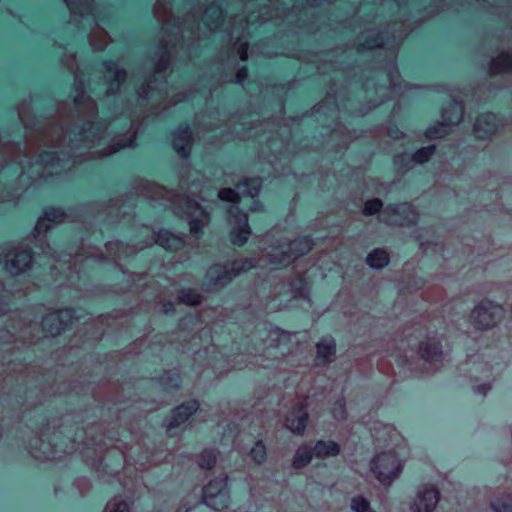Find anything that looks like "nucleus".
Masks as SVG:
<instances>
[{"instance_id": "26", "label": "nucleus", "mask_w": 512, "mask_h": 512, "mask_svg": "<svg viewBox=\"0 0 512 512\" xmlns=\"http://www.w3.org/2000/svg\"><path fill=\"white\" fill-rule=\"evenodd\" d=\"M134 142H135V134L131 135L129 138L119 140L116 143V145L108 146V147L102 149L101 151H99V150L90 151L89 154H91V155L98 154L99 156H108V155H111V154L117 152L121 148L133 146Z\"/></svg>"}, {"instance_id": "49", "label": "nucleus", "mask_w": 512, "mask_h": 512, "mask_svg": "<svg viewBox=\"0 0 512 512\" xmlns=\"http://www.w3.org/2000/svg\"><path fill=\"white\" fill-rule=\"evenodd\" d=\"M255 359V361H249V363L247 365H245V367H247L248 365H256L259 363V358H262V356H254L253 357Z\"/></svg>"}, {"instance_id": "42", "label": "nucleus", "mask_w": 512, "mask_h": 512, "mask_svg": "<svg viewBox=\"0 0 512 512\" xmlns=\"http://www.w3.org/2000/svg\"><path fill=\"white\" fill-rule=\"evenodd\" d=\"M333 416L335 419H344L345 418V407L344 402L342 400H339L335 403V406L333 408Z\"/></svg>"}, {"instance_id": "9", "label": "nucleus", "mask_w": 512, "mask_h": 512, "mask_svg": "<svg viewBox=\"0 0 512 512\" xmlns=\"http://www.w3.org/2000/svg\"><path fill=\"white\" fill-rule=\"evenodd\" d=\"M226 477L215 479L203 488V502L214 510L226 508L229 496L226 490Z\"/></svg>"}, {"instance_id": "47", "label": "nucleus", "mask_w": 512, "mask_h": 512, "mask_svg": "<svg viewBox=\"0 0 512 512\" xmlns=\"http://www.w3.org/2000/svg\"><path fill=\"white\" fill-rule=\"evenodd\" d=\"M490 389V386L489 385H486V384H483V385H479L475 388V391L477 393H480V394H483L485 395L486 392Z\"/></svg>"}, {"instance_id": "28", "label": "nucleus", "mask_w": 512, "mask_h": 512, "mask_svg": "<svg viewBox=\"0 0 512 512\" xmlns=\"http://www.w3.org/2000/svg\"><path fill=\"white\" fill-rule=\"evenodd\" d=\"M388 261V254L383 249H375L367 256V264L373 268H382L388 264Z\"/></svg>"}, {"instance_id": "27", "label": "nucleus", "mask_w": 512, "mask_h": 512, "mask_svg": "<svg viewBox=\"0 0 512 512\" xmlns=\"http://www.w3.org/2000/svg\"><path fill=\"white\" fill-rule=\"evenodd\" d=\"M313 455L312 447L309 445H302L295 453L293 466L295 468H302L306 466Z\"/></svg>"}, {"instance_id": "6", "label": "nucleus", "mask_w": 512, "mask_h": 512, "mask_svg": "<svg viewBox=\"0 0 512 512\" xmlns=\"http://www.w3.org/2000/svg\"><path fill=\"white\" fill-rule=\"evenodd\" d=\"M43 256L38 255L33 256L31 251L27 248H19L15 251H10L5 256V267L11 274H19L25 271L26 268L30 266L31 263H36L42 258L47 259V264L55 270L64 269V266L67 265L69 270H76V265L78 262L82 261L85 257L86 260L89 258L101 259V256L96 252H89L84 255V253H79L75 256L71 254L64 255H56L55 251H52V248L47 245L45 248L41 247Z\"/></svg>"}, {"instance_id": "35", "label": "nucleus", "mask_w": 512, "mask_h": 512, "mask_svg": "<svg viewBox=\"0 0 512 512\" xmlns=\"http://www.w3.org/2000/svg\"><path fill=\"white\" fill-rule=\"evenodd\" d=\"M434 153V146L423 147L413 154V161L424 163L428 161Z\"/></svg>"}, {"instance_id": "18", "label": "nucleus", "mask_w": 512, "mask_h": 512, "mask_svg": "<svg viewBox=\"0 0 512 512\" xmlns=\"http://www.w3.org/2000/svg\"><path fill=\"white\" fill-rule=\"evenodd\" d=\"M67 215L58 208H50L40 217L35 226L36 237L47 232L54 224L62 223Z\"/></svg>"}, {"instance_id": "20", "label": "nucleus", "mask_w": 512, "mask_h": 512, "mask_svg": "<svg viewBox=\"0 0 512 512\" xmlns=\"http://www.w3.org/2000/svg\"><path fill=\"white\" fill-rule=\"evenodd\" d=\"M197 409L198 403L195 400L177 407L173 411L171 419L167 424V431L171 433L174 428H177L181 424L185 423Z\"/></svg>"}, {"instance_id": "13", "label": "nucleus", "mask_w": 512, "mask_h": 512, "mask_svg": "<svg viewBox=\"0 0 512 512\" xmlns=\"http://www.w3.org/2000/svg\"><path fill=\"white\" fill-rule=\"evenodd\" d=\"M439 500V492L433 486H424L418 491L412 509L415 512H431Z\"/></svg>"}, {"instance_id": "14", "label": "nucleus", "mask_w": 512, "mask_h": 512, "mask_svg": "<svg viewBox=\"0 0 512 512\" xmlns=\"http://www.w3.org/2000/svg\"><path fill=\"white\" fill-rule=\"evenodd\" d=\"M104 67L106 70L105 79L108 81L106 93L108 96L114 95L125 84L127 74L125 70L119 68L116 62H107Z\"/></svg>"}, {"instance_id": "22", "label": "nucleus", "mask_w": 512, "mask_h": 512, "mask_svg": "<svg viewBox=\"0 0 512 512\" xmlns=\"http://www.w3.org/2000/svg\"><path fill=\"white\" fill-rule=\"evenodd\" d=\"M155 242L167 250H178L185 245V241L182 237L174 235L167 230L159 231Z\"/></svg>"}, {"instance_id": "46", "label": "nucleus", "mask_w": 512, "mask_h": 512, "mask_svg": "<svg viewBox=\"0 0 512 512\" xmlns=\"http://www.w3.org/2000/svg\"><path fill=\"white\" fill-rule=\"evenodd\" d=\"M247 76V68L246 67H242L238 70L237 74H236V81L238 83H243V81L245 80Z\"/></svg>"}, {"instance_id": "16", "label": "nucleus", "mask_w": 512, "mask_h": 512, "mask_svg": "<svg viewBox=\"0 0 512 512\" xmlns=\"http://www.w3.org/2000/svg\"><path fill=\"white\" fill-rule=\"evenodd\" d=\"M499 123L500 121L495 114H482L476 120L474 133L477 138H487L497 131Z\"/></svg>"}, {"instance_id": "23", "label": "nucleus", "mask_w": 512, "mask_h": 512, "mask_svg": "<svg viewBox=\"0 0 512 512\" xmlns=\"http://www.w3.org/2000/svg\"><path fill=\"white\" fill-rule=\"evenodd\" d=\"M335 353V341L332 337H324L317 344V362L326 364L332 360Z\"/></svg>"}, {"instance_id": "2", "label": "nucleus", "mask_w": 512, "mask_h": 512, "mask_svg": "<svg viewBox=\"0 0 512 512\" xmlns=\"http://www.w3.org/2000/svg\"><path fill=\"white\" fill-rule=\"evenodd\" d=\"M311 248L312 240L309 237H300L290 242L286 240L280 242L277 240V245L271 246L270 250H265L257 263H254L252 259H246L233 262L231 267L214 265L207 272V277L213 288L223 287L242 271L249 270L256 265L264 266L266 262L285 266L299 256L309 252Z\"/></svg>"}, {"instance_id": "40", "label": "nucleus", "mask_w": 512, "mask_h": 512, "mask_svg": "<svg viewBox=\"0 0 512 512\" xmlns=\"http://www.w3.org/2000/svg\"><path fill=\"white\" fill-rule=\"evenodd\" d=\"M351 508L355 512H366L369 508V502L363 497H355L352 499Z\"/></svg>"}, {"instance_id": "25", "label": "nucleus", "mask_w": 512, "mask_h": 512, "mask_svg": "<svg viewBox=\"0 0 512 512\" xmlns=\"http://www.w3.org/2000/svg\"><path fill=\"white\" fill-rule=\"evenodd\" d=\"M490 70L493 74L512 71V56L509 53H502L491 61Z\"/></svg>"}, {"instance_id": "15", "label": "nucleus", "mask_w": 512, "mask_h": 512, "mask_svg": "<svg viewBox=\"0 0 512 512\" xmlns=\"http://www.w3.org/2000/svg\"><path fill=\"white\" fill-rule=\"evenodd\" d=\"M307 405V398L299 401L297 407L286 417V426L293 433L301 434L304 432L307 421Z\"/></svg>"}, {"instance_id": "19", "label": "nucleus", "mask_w": 512, "mask_h": 512, "mask_svg": "<svg viewBox=\"0 0 512 512\" xmlns=\"http://www.w3.org/2000/svg\"><path fill=\"white\" fill-rule=\"evenodd\" d=\"M192 144V132L188 125H181L173 133L174 149L181 157H187Z\"/></svg>"}, {"instance_id": "32", "label": "nucleus", "mask_w": 512, "mask_h": 512, "mask_svg": "<svg viewBox=\"0 0 512 512\" xmlns=\"http://www.w3.org/2000/svg\"><path fill=\"white\" fill-rule=\"evenodd\" d=\"M179 301L187 305H197L201 301V296L195 290H182L179 294Z\"/></svg>"}, {"instance_id": "10", "label": "nucleus", "mask_w": 512, "mask_h": 512, "mask_svg": "<svg viewBox=\"0 0 512 512\" xmlns=\"http://www.w3.org/2000/svg\"><path fill=\"white\" fill-rule=\"evenodd\" d=\"M383 222L389 225H409L417 220V213L414 207L409 203H402L387 207L380 213Z\"/></svg>"}, {"instance_id": "44", "label": "nucleus", "mask_w": 512, "mask_h": 512, "mask_svg": "<svg viewBox=\"0 0 512 512\" xmlns=\"http://www.w3.org/2000/svg\"><path fill=\"white\" fill-rule=\"evenodd\" d=\"M382 46H384V41L380 36H377L375 39L369 40L364 44V47L367 49H373Z\"/></svg>"}, {"instance_id": "43", "label": "nucleus", "mask_w": 512, "mask_h": 512, "mask_svg": "<svg viewBox=\"0 0 512 512\" xmlns=\"http://www.w3.org/2000/svg\"><path fill=\"white\" fill-rule=\"evenodd\" d=\"M237 54L242 61H246L248 59V43L243 42L238 44Z\"/></svg>"}, {"instance_id": "33", "label": "nucleus", "mask_w": 512, "mask_h": 512, "mask_svg": "<svg viewBox=\"0 0 512 512\" xmlns=\"http://www.w3.org/2000/svg\"><path fill=\"white\" fill-rule=\"evenodd\" d=\"M216 461V455L213 450H204L199 456V466L201 468L210 469Z\"/></svg>"}, {"instance_id": "39", "label": "nucleus", "mask_w": 512, "mask_h": 512, "mask_svg": "<svg viewBox=\"0 0 512 512\" xmlns=\"http://www.w3.org/2000/svg\"><path fill=\"white\" fill-rule=\"evenodd\" d=\"M154 82L150 81L146 86L138 89L137 95L141 100H150L153 98Z\"/></svg>"}, {"instance_id": "5", "label": "nucleus", "mask_w": 512, "mask_h": 512, "mask_svg": "<svg viewBox=\"0 0 512 512\" xmlns=\"http://www.w3.org/2000/svg\"><path fill=\"white\" fill-rule=\"evenodd\" d=\"M142 195L150 200H165L175 213L188 220L190 232L197 239L202 228L209 222V214L200 203L189 195L176 193L155 183L146 182Z\"/></svg>"}, {"instance_id": "12", "label": "nucleus", "mask_w": 512, "mask_h": 512, "mask_svg": "<svg viewBox=\"0 0 512 512\" xmlns=\"http://www.w3.org/2000/svg\"><path fill=\"white\" fill-rule=\"evenodd\" d=\"M463 118V107L458 102H453L449 108L443 110L442 122L434 128L427 130V137L438 138L447 133V126L458 124Z\"/></svg>"}, {"instance_id": "8", "label": "nucleus", "mask_w": 512, "mask_h": 512, "mask_svg": "<svg viewBox=\"0 0 512 512\" xmlns=\"http://www.w3.org/2000/svg\"><path fill=\"white\" fill-rule=\"evenodd\" d=\"M503 316V308L491 301H482L472 312L471 320L475 328L487 329L494 326Z\"/></svg>"}, {"instance_id": "11", "label": "nucleus", "mask_w": 512, "mask_h": 512, "mask_svg": "<svg viewBox=\"0 0 512 512\" xmlns=\"http://www.w3.org/2000/svg\"><path fill=\"white\" fill-rule=\"evenodd\" d=\"M73 311L65 309L46 315L42 320V328L46 336H56L72 325Z\"/></svg>"}, {"instance_id": "41", "label": "nucleus", "mask_w": 512, "mask_h": 512, "mask_svg": "<svg viewBox=\"0 0 512 512\" xmlns=\"http://www.w3.org/2000/svg\"><path fill=\"white\" fill-rule=\"evenodd\" d=\"M382 207V202L379 199H372L365 203L364 213L367 215H373L379 212Z\"/></svg>"}, {"instance_id": "29", "label": "nucleus", "mask_w": 512, "mask_h": 512, "mask_svg": "<svg viewBox=\"0 0 512 512\" xmlns=\"http://www.w3.org/2000/svg\"><path fill=\"white\" fill-rule=\"evenodd\" d=\"M172 0H157L154 6V15L158 21L165 22L171 13Z\"/></svg>"}, {"instance_id": "1", "label": "nucleus", "mask_w": 512, "mask_h": 512, "mask_svg": "<svg viewBox=\"0 0 512 512\" xmlns=\"http://www.w3.org/2000/svg\"><path fill=\"white\" fill-rule=\"evenodd\" d=\"M75 106L82 114L83 125L78 131L79 139L71 140L69 151L62 149L67 133L63 127H53L44 131L35 141H30L21 153L15 147H7L3 155L7 162L16 163L21 174L30 173L36 169L38 177L58 174L61 170L70 168L79 161L76 159V150L81 147L97 148L105 140L108 125L95 121L97 106L93 99L87 97L83 90L77 87Z\"/></svg>"}, {"instance_id": "7", "label": "nucleus", "mask_w": 512, "mask_h": 512, "mask_svg": "<svg viewBox=\"0 0 512 512\" xmlns=\"http://www.w3.org/2000/svg\"><path fill=\"white\" fill-rule=\"evenodd\" d=\"M73 16L79 15L85 20L91 21L97 29L90 35L89 41L95 50H103L109 42V35L100 29L102 19L99 17L98 8L93 0H64Z\"/></svg>"}, {"instance_id": "45", "label": "nucleus", "mask_w": 512, "mask_h": 512, "mask_svg": "<svg viewBox=\"0 0 512 512\" xmlns=\"http://www.w3.org/2000/svg\"><path fill=\"white\" fill-rule=\"evenodd\" d=\"M118 247H119V243H118V242H115V243H114V242H109V243H107V244H106V250L108 251L109 255H110L113 259H115V258H120V256H119V255H117L116 253H113V254H112V250H113L114 248H118Z\"/></svg>"}, {"instance_id": "36", "label": "nucleus", "mask_w": 512, "mask_h": 512, "mask_svg": "<svg viewBox=\"0 0 512 512\" xmlns=\"http://www.w3.org/2000/svg\"><path fill=\"white\" fill-rule=\"evenodd\" d=\"M291 290L294 297L305 298L307 296V283L304 277H300L297 283L291 284Z\"/></svg>"}, {"instance_id": "30", "label": "nucleus", "mask_w": 512, "mask_h": 512, "mask_svg": "<svg viewBox=\"0 0 512 512\" xmlns=\"http://www.w3.org/2000/svg\"><path fill=\"white\" fill-rule=\"evenodd\" d=\"M41 454L38 453L37 449L31 448V454L33 457L39 460H54L56 456L51 449V445L41 440Z\"/></svg>"}, {"instance_id": "24", "label": "nucleus", "mask_w": 512, "mask_h": 512, "mask_svg": "<svg viewBox=\"0 0 512 512\" xmlns=\"http://www.w3.org/2000/svg\"><path fill=\"white\" fill-rule=\"evenodd\" d=\"M312 451H313V455L315 457L324 459L327 457H332V456L338 455L340 452V447L334 441L320 440L314 445V447L312 448Z\"/></svg>"}, {"instance_id": "52", "label": "nucleus", "mask_w": 512, "mask_h": 512, "mask_svg": "<svg viewBox=\"0 0 512 512\" xmlns=\"http://www.w3.org/2000/svg\"><path fill=\"white\" fill-rule=\"evenodd\" d=\"M179 101H181L180 99H177V100H174L173 103L176 104L178 103Z\"/></svg>"}, {"instance_id": "37", "label": "nucleus", "mask_w": 512, "mask_h": 512, "mask_svg": "<svg viewBox=\"0 0 512 512\" xmlns=\"http://www.w3.org/2000/svg\"><path fill=\"white\" fill-rule=\"evenodd\" d=\"M252 459L257 463H262L265 460L266 449L261 441H258L250 451Z\"/></svg>"}, {"instance_id": "51", "label": "nucleus", "mask_w": 512, "mask_h": 512, "mask_svg": "<svg viewBox=\"0 0 512 512\" xmlns=\"http://www.w3.org/2000/svg\"><path fill=\"white\" fill-rule=\"evenodd\" d=\"M244 366L242 365L241 362H239V369H242Z\"/></svg>"}, {"instance_id": "17", "label": "nucleus", "mask_w": 512, "mask_h": 512, "mask_svg": "<svg viewBox=\"0 0 512 512\" xmlns=\"http://www.w3.org/2000/svg\"><path fill=\"white\" fill-rule=\"evenodd\" d=\"M419 354L425 362L432 365L435 369L443 361V353L437 340L429 339L427 342H421L419 346Z\"/></svg>"}, {"instance_id": "34", "label": "nucleus", "mask_w": 512, "mask_h": 512, "mask_svg": "<svg viewBox=\"0 0 512 512\" xmlns=\"http://www.w3.org/2000/svg\"><path fill=\"white\" fill-rule=\"evenodd\" d=\"M287 337V334L283 331H273L270 335V344L267 347V353L272 354V350L280 349L281 343L280 341Z\"/></svg>"}, {"instance_id": "4", "label": "nucleus", "mask_w": 512, "mask_h": 512, "mask_svg": "<svg viewBox=\"0 0 512 512\" xmlns=\"http://www.w3.org/2000/svg\"><path fill=\"white\" fill-rule=\"evenodd\" d=\"M372 436L377 442H388L394 445L387 452L378 454L371 462V471L384 485H389L401 473L403 467L404 447L400 445L403 441L397 430L389 424L376 423L372 429Z\"/></svg>"}, {"instance_id": "38", "label": "nucleus", "mask_w": 512, "mask_h": 512, "mask_svg": "<svg viewBox=\"0 0 512 512\" xmlns=\"http://www.w3.org/2000/svg\"><path fill=\"white\" fill-rule=\"evenodd\" d=\"M106 512H130V510L125 501L113 499L107 504Z\"/></svg>"}, {"instance_id": "31", "label": "nucleus", "mask_w": 512, "mask_h": 512, "mask_svg": "<svg viewBox=\"0 0 512 512\" xmlns=\"http://www.w3.org/2000/svg\"><path fill=\"white\" fill-rule=\"evenodd\" d=\"M491 505L495 512H512V495L497 498Z\"/></svg>"}, {"instance_id": "50", "label": "nucleus", "mask_w": 512, "mask_h": 512, "mask_svg": "<svg viewBox=\"0 0 512 512\" xmlns=\"http://www.w3.org/2000/svg\"><path fill=\"white\" fill-rule=\"evenodd\" d=\"M164 62H161L159 65H158V68H157V73L158 74H161L163 72V69H164Z\"/></svg>"}, {"instance_id": "3", "label": "nucleus", "mask_w": 512, "mask_h": 512, "mask_svg": "<svg viewBox=\"0 0 512 512\" xmlns=\"http://www.w3.org/2000/svg\"><path fill=\"white\" fill-rule=\"evenodd\" d=\"M261 185L260 178H246L237 184L236 191L231 188H223L218 192L219 199L232 203L228 210V217L232 225L231 241L235 245H244L251 234L247 214L240 210L238 204L247 197L251 202V209L257 210L259 203L255 197L259 194Z\"/></svg>"}, {"instance_id": "21", "label": "nucleus", "mask_w": 512, "mask_h": 512, "mask_svg": "<svg viewBox=\"0 0 512 512\" xmlns=\"http://www.w3.org/2000/svg\"><path fill=\"white\" fill-rule=\"evenodd\" d=\"M201 21L210 31L221 30L225 24L224 12L218 5L212 4L202 15Z\"/></svg>"}, {"instance_id": "48", "label": "nucleus", "mask_w": 512, "mask_h": 512, "mask_svg": "<svg viewBox=\"0 0 512 512\" xmlns=\"http://www.w3.org/2000/svg\"><path fill=\"white\" fill-rule=\"evenodd\" d=\"M7 311V304H3L2 300L0 299V315L6 313Z\"/></svg>"}]
</instances>
